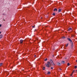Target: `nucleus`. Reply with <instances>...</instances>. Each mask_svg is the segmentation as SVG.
Returning <instances> with one entry per match:
<instances>
[{
    "label": "nucleus",
    "mask_w": 77,
    "mask_h": 77,
    "mask_svg": "<svg viewBox=\"0 0 77 77\" xmlns=\"http://www.w3.org/2000/svg\"><path fill=\"white\" fill-rule=\"evenodd\" d=\"M72 35V36H75L74 35Z\"/></svg>",
    "instance_id": "nucleus-28"
},
{
    "label": "nucleus",
    "mask_w": 77,
    "mask_h": 77,
    "mask_svg": "<svg viewBox=\"0 0 77 77\" xmlns=\"http://www.w3.org/2000/svg\"><path fill=\"white\" fill-rule=\"evenodd\" d=\"M76 72H77V70H76Z\"/></svg>",
    "instance_id": "nucleus-35"
},
{
    "label": "nucleus",
    "mask_w": 77,
    "mask_h": 77,
    "mask_svg": "<svg viewBox=\"0 0 77 77\" xmlns=\"http://www.w3.org/2000/svg\"><path fill=\"white\" fill-rule=\"evenodd\" d=\"M67 46H68V43L66 45V47Z\"/></svg>",
    "instance_id": "nucleus-17"
},
{
    "label": "nucleus",
    "mask_w": 77,
    "mask_h": 77,
    "mask_svg": "<svg viewBox=\"0 0 77 77\" xmlns=\"http://www.w3.org/2000/svg\"><path fill=\"white\" fill-rule=\"evenodd\" d=\"M73 74V73H71V74H70V75L71 76H72V75Z\"/></svg>",
    "instance_id": "nucleus-22"
},
{
    "label": "nucleus",
    "mask_w": 77,
    "mask_h": 77,
    "mask_svg": "<svg viewBox=\"0 0 77 77\" xmlns=\"http://www.w3.org/2000/svg\"><path fill=\"white\" fill-rule=\"evenodd\" d=\"M72 44L71 45V48H73V45H72L73 44Z\"/></svg>",
    "instance_id": "nucleus-11"
},
{
    "label": "nucleus",
    "mask_w": 77,
    "mask_h": 77,
    "mask_svg": "<svg viewBox=\"0 0 77 77\" xmlns=\"http://www.w3.org/2000/svg\"><path fill=\"white\" fill-rule=\"evenodd\" d=\"M51 72H50V71H48V73L47 74H50Z\"/></svg>",
    "instance_id": "nucleus-13"
},
{
    "label": "nucleus",
    "mask_w": 77,
    "mask_h": 77,
    "mask_svg": "<svg viewBox=\"0 0 77 77\" xmlns=\"http://www.w3.org/2000/svg\"><path fill=\"white\" fill-rule=\"evenodd\" d=\"M3 21H5V19H4V18H3Z\"/></svg>",
    "instance_id": "nucleus-26"
},
{
    "label": "nucleus",
    "mask_w": 77,
    "mask_h": 77,
    "mask_svg": "<svg viewBox=\"0 0 77 77\" xmlns=\"http://www.w3.org/2000/svg\"><path fill=\"white\" fill-rule=\"evenodd\" d=\"M67 39L69 41H70L71 43V44H73V43L72 42V40L71 39L69 38H67Z\"/></svg>",
    "instance_id": "nucleus-3"
},
{
    "label": "nucleus",
    "mask_w": 77,
    "mask_h": 77,
    "mask_svg": "<svg viewBox=\"0 0 77 77\" xmlns=\"http://www.w3.org/2000/svg\"><path fill=\"white\" fill-rule=\"evenodd\" d=\"M36 57V55H35V56H34V57Z\"/></svg>",
    "instance_id": "nucleus-29"
},
{
    "label": "nucleus",
    "mask_w": 77,
    "mask_h": 77,
    "mask_svg": "<svg viewBox=\"0 0 77 77\" xmlns=\"http://www.w3.org/2000/svg\"><path fill=\"white\" fill-rule=\"evenodd\" d=\"M23 40H20V44H23Z\"/></svg>",
    "instance_id": "nucleus-4"
},
{
    "label": "nucleus",
    "mask_w": 77,
    "mask_h": 77,
    "mask_svg": "<svg viewBox=\"0 0 77 77\" xmlns=\"http://www.w3.org/2000/svg\"><path fill=\"white\" fill-rule=\"evenodd\" d=\"M54 11H57V9L56 8H55L54 10Z\"/></svg>",
    "instance_id": "nucleus-7"
},
{
    "label": "nucleus",
    "mask_w": 77,
    "mask_h": 77,
    "mask_svg": "<svg viewBox=\"0 0 77 77\" xmlns=\"http://www.w3.org/2000/svg\"><path fill=\"white\" fill-rule=\"evenodd\" d=\"M72 30V28H69V29H68V31H70V30Z\"/></svg>",
    "instance_id": "nucleus-10"
},
{
    "label": "nucleus",
    "mask_w": 77,
    "mask_h": 77,
    "mask_svg": "<svg viewBox=\"0 0 77 77\" xmlns=\"http://www.w3.org/2000/svg\"><path fill=\"white\" fill-rule=\"evenodd\" d=\"M47 60H48V59L47 58H46V59H44V61H47Z\"/></svg>",
    "instance_id": "nucleus-15"
},
{
    "label": "nucleus",
    "mask_w": 77,
    "mask_h": 77,
    "mask_svg": "<svg viewBox=\"0 0 77 77\" xmlns=\"http://www.w3.org/2000/svg\"><path fill=\"white\" fill-rule=\"evenodd\" d=\"M75 71V70H73V72H72V73L73 74V73H74V72Z\"/></svg>",
    "instance_id": "nucleus-21"
},
{
    "label": "nucleus",
    "mask_w": 77,
    "mask_h": 77,
    "mask_svg": "<svg viewBox=\"0 0 77 77\" xmlns=\"http://www.w3.org/2000/svg\"><path fill=\"white\" fill-rule=\"evenodd\" d=\"M77 66H75V68L76 69V68H77Z\"/></svg>",
    "instance_id": "nucleus-20"
},
{
    "label": "nucleus",
    "mask_w": 77,
    "mask_h": 77,
    "mask_svg": "<svg viewBox=\"0 0 77 77\" xmlns=\"http://www.w3.org/2000/svg\"><path fill=\"white\" fill-rule=\"evenodd\" d=\"M52 15H53L54 16H55V15H56V13H53L52 14Z\"/></svg>",
    "instance_id": "nucleus-9"
},
{
    "label": "nucleus",
    "mask_w": 77,
    "mask_h": 77,
    "mask_svg": "<svg viewBox=\"0 0 77 77\" xmlns=\"http://www.w3.org/2000/svg\"><path fill=\"white\" fill-rule=\"evenodd\" d=\"M62 46H63V45H62Z\"/></svg>",
    "instance_id": "nucleus-34"
},
{
    "label": "nucleus",
    "mask_w": 77,
    "mask_h": 77,
    "mask_svg": "<svg viewBox=\"0 0 77 77\" xmlns=\"http://www.w3.org/2000/svg\"><path fill=\"white\" fill-rule=\"evenodd\" d=\"M2 15H6V14H3Z\"/></svg>",
    "instance_id": "nucleus-23"
},
{
    "label": "nucleus",
    "mask_w": 77,
    "mask_h": 77,
    "mask_svg": "<svg viewBox=\"0 0 77 77\" xmlns=\"http://www.w3.org/2000/svg\"><path fill=\"white\" fill-rule=\"evenodd\" d=\"M61 11H62V10H61L59 8V10L58 11V12H61Z\"/></svg>",
    "instance_id": "nucleus-6"
},
{
    "label": "nucleus",
    "mask_w": 77,
    "mask_h": 77,
    "mask_svg": "<svg viewBox=\"0 0 77 77\" xmlns=\"http://www.w3.org/2000/svg\"><path fill=\"white\" fill-rule=\"evenodd\" d=\"M1 33H2V32H0V34H1Z\"/></svg>",
    "instance_id": "nucleus-30"
},
{
    "label": "nucleus",
    "mask_w": 77,
    "mask_h": 77,
    "mask_svg": "<svg viewBox=\"0 0 77 77\" xmlns=\"http://www.w3.org/2000/svg\"><path fill=\"white\" fill-rule=\"evenodd\" d=\"M3 65V63H0V66H1Z\"/></svg>",
    "instance_id": "nucleus-16"
},
{
    "label": "nucleus",
    "mask_w": 77,
    "mask_h": 77,
    "mask_svg": "<svg viewBox=\"0 0 77 77\" xmlns=\"http://www.w3.org/2000/svg\"><path fill=\"white\" fill-rule=\"evenodd\" d=\"M3 37V35H0V39H1Z\"/></svg>",
    "instance_id": "nucleus-12"
},
{
    "label": "nucleus",
    "mask_w": 77,
    "mask_h": 77,
    "mask_svg": "<svg viewBox=\"0 0 77 77\" xmlns=\"http://www.w3.org/2000/svg\"><path fill=\"white\" fill-rule=\"evenodd\" d=\"M32 27L33 28H34V27H35V26H32Z\"/></svg>",
    "instance_id": "nucleus-25"
},
{
    "label": "nucleus",
    "mask_w": 77,
    "mask_h": 77,
    "mask_svg": "<svg viewBox=\"0 0 77 77\" xmlns=\"http://www.w3.org/2000/svg\"><path fill=\"white\" fill-rule=\"evenodd\" d=\"M51 69H53V68L52 67H51Z\"/></svg>",
    "instance_id": "nucleus-24"
},
{
    "label": "nucleus",
    "mask_w": 77,
    "mask_h": 77,
    "mask_svg": "<svg viewBox=\"0 0 77 77\" xmlns=\"http://www.w3.org/2000/svg\"><path fill=\"white\" fill-rule=\"evenodd\" d=\"M2 27V24H0V27Z\"/></svg>",
    "instance_id": "nucleus-27"
},
{
    "label": "nucleus",
    "mask_w": 77,
    "mask_h": 77,
    "mask_svg": "<svg viewBox=\"0 0 77 77\" xmlns=\"http://www.w3.org/2000/svg\"><path fill=\"white\" fill-rule=\"evenodd\" d=\"M67 65H68V66H69V65H70V64H69V63H67Z\"/></svg>",
    "instance_id": "nucleus-18"
},
{
    "label": "nucleus",
    "mask_w": 77,
    "mask_h": 77,
    "mask_svg": "<svg viewBox=\"0 0 77 77\" xmlns=\"http://www.w3.org/2000/svg\"><path fill=\"white\" fill-rule=\"evenodd\" d=\"M62 38H63V39H65V37L63 36L62 37Z\"/></svg>",
    "instance_id": "nucleus-19"
},
{
    "label": "nucleus",
    "mask_w": 77,
    "mask_h": 77,
    "mask_svg": "<svg viewBox=\"0 0 77 77\" xmlns=\"http://www.w3.org/2000/svg\"><path fill=\"white\" fill-rule=\"evenodd\" d=\"M60 70H62V69H61L60 68Z\"/></svg>",
    "instance_id": "nucleus-31"
},
{
    "label": "nucleus",
    "mask_w": 77,
    "mask_h": 77,
    "mask_svg": "<svg viewBox=\"0 0 77 77\" xmlns=\"http://www.w3.org/2000/svg\"><path fill=\"white\" fill-rule=\"evenodd\" d=\"M50 62L51 63V64L53 65H54L55 64H54V63H53V60H52L51 59L50 60Z\"/></svg>",
    "instance_id": "nucleus-2"
},
{
    "label": "nucleus",
    "mask_w": 77,
    "mask_h": 77,
    "mask_svg": "<svg viewBox=\"0 0 77 77\" xmlns=\"http://www.w3.org/2000/svg\"><path fill=\"white\" fill-rule=\"evenodd\" d=\"M53 57H54V55H53Z\"/></svg>",
    "instance_id": "nucleus-33"
},
{
    "label": "nucleus",
    "mask_w": 77,
    "mask_h": 77,
    "mask_svg": "<svg viewBox=\"0 0 77 77\" xmlns=\"http://www.w3.org/2000/svg\"><path fill=\"white\" fill-rule=\"evenodd\" d=\"M43 70H45V68L44 67H43Z\"/></svg>",
    "instance_id": "nucleus-14"
},
{
    "label": "nucleus",
    "mask_w": 77,
    "mask_h": 77,
    "mask_svg": "<svg viewBox=\"0 0 77 77\" xmlns=\"http://www.w3.org/2000/svg\"><path fill=\"white\" fill-rule=\"evenodd\" d=\"M72 77H73V76H72Z\"/></svg>",
    "instance_id": "nucleus-36"
},
{
    "label": "nucleus",
    "mask_w": 77,
    "mask_h": 77,
    "mask_svg": "<svg viewBox=\"0 0 77 77\" xmlns=\"http://www.w3.org/2000/svg\"><path fill=\"white\" fill-rule=\"evenodd\" d=\"M57 65H62V63H60L58 62L57 63Z\"/></svg>",
    "instance_id": "nucleus-5"
},
{
    "label": "nucleus",
    "mask_w": 77,
    "mask_h": 77,
    "mask_svg": "<svg viewBox=\"0 0 77 77\" xmlns=\"http://www.w3.org/2000/svg\"><path fill=\"white\" fill-rule=\"evenodd\" d=\"M24 41H26V40H24Z\"/></svg>",
    "instance_id": "nucleus-32"
},
{
    "label": "nucleus",
    "mask_w": 77,
    "mask_h": 77,
    "mask_svg": "<svg viewBox=\"0 0 77 77\" xmlns=\"http://www.w3.org/2000/svg\"><path fill=\"white\" fill-rule=\"evenodd\" d=\"M45 65L46 66H47V67L50 68V65H51V63L49 61H48L47 62V63H46L45 64Z\"/></svg>",
    "instance_id": "nucleus-1"
},
{
    "label": "nucleus",
    "mask_w": 77,
    "mask_h": 77,
    "mask_svg": "<svg viewBox=\"0 0 77 77\" xmlns=\"http://www.w3.org/2000/svg\"><path fill=\"white\" fill-rule=\"evenodd\" d=\"M65 63V61H61L62 63Z\"/></svg>",
    "instance_id": "nucleus-8"
}]
</instances>
